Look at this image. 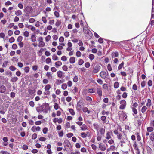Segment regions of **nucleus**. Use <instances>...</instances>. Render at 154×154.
<instances>
[{
    "instance_id": "nucleus-42",
    "label": "nucleus",
    "mask_w": 154,
    "mask_h": 154,
    "mask_svg": "<svg viewBox=\"0 0 154 154\" xmlns=\"http://www.w3.org/2000/svg\"><path fill=\"white\" fill-rule=\"evenodd\" d=\"M84 63V61L82 59H80L79 60L78 64L79 65H81L83 64Z\"/></svg>"
},
{
    "instance_id": "nucleus-36",
    "label": "nucleus",
    "mask_w": 154,
    "mask_h": 154,
    "mask_svg": "<svg viewBox=\"0 0 154 154\" xmlns=\"http://www.w3.org/2000/svg\"><path fill=\"white\" fill-rule=\"evenodd\" d=\"M61 21L59 20H57L55 23L56 26H59L61 24Z\"/></svg>"
},
{
    "instance_id": "nucleus-27",
    "label": "nucleus",
    "mask_w": 154,
    "mask_h": 154,
    "mask_svg": "<svg viewBox=\"0 0 154 154\" xmlns=\"http://www.w3.org/2000/svg\"><path fill=\"white\" fill-rule=\"evenodd\" d=\"M67 85L66 83H63L61 85V88L65 90L67 88Z\"/></svg>"
},
{
    "instance_id": "nucleus-16",
    "label": "nucleus",
    "mask_w": 154,
    "mask_h": 154,
    "mask_svg": "<svg viewBox=\"0 0 154 154\" xmlns=\"http://www.w3.org/2000/svg\"><path fill=\"white\" fill-rule=\"evenodd\" d=\"M119 56V53L117 52H113L111 54L112 58L117 57Z\"/></svg>"
},
{
    "instance_id": "nucleus-44",
    "label": "nucleus",
    "mask_w": 154,
    "mask_h": 154,
    "mask_svg": "<svg viewBox=\"0 0 154 154\" xmlns=\"http://www.w3.org/2000/svg\"><path fill=\"white\" fill-rule=\"evenodd\" d=\"M67 85H68L69 87H71L72 85V82L71 81H69L67 82Z\"/></svg>"
},
{
    "instance_id": "nucleus-60",
    "label": "nucleus",
    "mask_w": 154,
    "mask_h": 154,
    "mask_svg": "<svg viewBox=\"0 0 154 154\" xmlns=\"http://www.w3.org/2000/svg\"><path fill=\"white\" fill-rule=\"evenodd\" d=\"M81 136L83 138H85L86 137L87 135L85 133L82 132L81 133Z\"/></svg>"
},
{
    "instance_id": "nucleus-32",
    "label": "nucleus",
    "mask_w": 154,
    "mask_h": 154,
    "mask_svg": "<svg viewBox=\"0 0 154 154\" xmlns=\"http://www.w3.org/2000/svg\"><path fill=\"white\" fill-rule=\"evenodd\" d=\"M45 43L43 41L39 42L38 43V46L39 47H43L45 46Z\"/></svg>"
},
{
    "instance_id": "nucleus-55",
    "label": "nucleus",
    "mask_w": 154,
    "mask_h": 154,
    "mask_svg": "<svg viewBox=\"0 0 154 154\" xmlns=\"http://www.w3.org/2000/svg\"><path fill=\"white\" fill-rule=\"evenodd\" d=\"M22 39L23 37L22 36H19L18 37L17 41L18 42H20L22 40Z\"/></svg>"
},
{
    "instance_id": "nucleus-9",
    "label": "nucleus",
    "mask_w": 154,
    "mask_h": 154,
    "mask_svg": "<svg viewBox=\"0 0 154 154\" xmlns=\"http://www.w3.org/2000/svg\"><path fill=\"white\" fill-rule=\"evenodd\" d=\"M119 117L120 118H122L123 119L125 120L126 119L127 116V115L125 113L123 112L120 114V112L119 114Z\"/></svg>"
},
{
    "instance_id": "nucleus-56",
    "label": "nucleus",
    "mask_w": 154,
    "mask_h": 154,
    "mask_svg": "<svg viewBox=\"0 0 154 154\" xmlns=\"http://www.w3.org/2000/svg\"><path fill=\"white\" fill-rule=\"evenodd\" d=\"M8 63V61H6L4 62L2 66L3 67H5L7 65V63Z\"/></svg>"
},
{
    "instance_id": "nucleus-21",
    "label": "nucleus",
    "mask_w": 154,
    "mask_h": 154,
    "mask_svg": "<svg viewBox=\"0 0 154 154\" xmlns=\"http://www.w3.org/2000/svg\"><path fill=\"white\" fill-rule=\"evenodd\" d=\"M154 127H153L152 126H151V127H148L146 129L147 131V132H152L154 130Z\"/></svg>"
},
{
    "instance_id": "nucleus-8",
    "label": "nucleus",
    "mask_w": 154,
    "mask_h": 154,
    "mask_svg": "<svg viewBox=\"0 0 154 154\" xmlns=\"http://www.w3.org/2000/svg\"><path fill=\"white\" fill-rule=\"evenodd\" d=\"M41 128L39 126L36 127L35 126H33L31 128V130L33 132H35L36 131H40Z\"/></svg>"
},
{
    "instance_id": "nucleus-15",
    "label": "nucleus",
    "mask_w": 154,
    "mask_h": 154,
    "mask_svg": "<svg viewBox=\"0 0 154 154\" xmlns=\"http://www.w3.org/2000/svg\"><path fill=\"white\" fill-rule=\"evenodd\" d=\"M94 128V129H96L97 131H98V130L101 128L100 127V125L97 123H94L93 124Z\"/></svg>"
},
{
    "instance_id": "nucleus-35",
    "label": "nucleus",
    "mask_w": 154,
    "mask_h": 154,
    "mask_svg": "<svg viewBox=\"0 0 154 154\" xmlns=\"http://www.w3.org/2000/svg\"><path fill=\"white\" fill-rule=\"evenodd\" d=\"M52 59L54 60H58V58L57 56L55 54H54L52 57Z\"/></svg>"
},
{
    "instance_id": "nucleus-47",
    "label": "nucleus",
    "mask_w": 154,
    "mask_h": 154,
    "mask_svg": "<svg viewBox=\"0 0 154 154\" xmlns=\"http://www.w3.org/2000/svg\"><path fill=\"white\" fill-rule=\"evenodd\" d=\"M23 35L25 37H28L29 36V34L27 31H25L23 33Z\"/></svg>"
},
{
    "instance_id": "nucleus-41",
    "label": "nucleus",
    "mask_w": 154,
    "mask_h": 154,
    "mask_svg": "<svg viewBox=\"0 0 154 154\" xmlns=\"http://www.w3.org/2000/svg\"><path fill=\"white\" fill-rule=\"evenodd\" d=\"M94 55L92 54L89 55V58L91 60H92L94 58Z\"/></svg>"
},
{
    "instance_id": "nucleus-19",
    "label": "nucleus",
    "mask_w": 154,
    "mask_h": 154,
    "mask_svg": "<svg viewBox=\"0 0 154 154\" xmlns=\"http://www.w3.org/2000/svg\"><path fill=\"white\" fill-rule=\"evenodd\" d=\"M149 137L152 142L154 141V132H152L149 135Z\"/></svg>"
},
{
    "instance_id": "nucleus-23",
    "label": "nucleus",
    "mask_w": 154,
    "mask_h": 154,
    "mask_svg": "<svg viewBox=\"0 0 154 154\" xmlns=\"http://www.w3.org/2000/svg\"><path fill=\"white\" fill-rule=\"evenodd\" d=\"M31 40L32 42H35L36 41V38L35 35H32L31 37Z\"/></svg>"
},
{
    "instance_id": "nucleus-7",
    "label": "nucleus",
    "mask_w": 154,
    "mask_h": 154,
    "mask_svg": "<svg viewBox=\"0 0 154 154\" xmlns=\"http://www.w3.org/2000/svg\"><path fill=\"white\" fill-rule=\"evenodd\" d=\"M100 76L103 79H105L107 77V75L105 71H103L100 73Z\"/></svg>"
},
{
    "instance_id": "nucleus-64",
    "label": "nucleus",
    "mask_w": 154,
    "mask_h": 154,
    "mask_svg": "<svg viewBox=\"0 0 154 154\" xmlns=\"http://www.w3.org/2000/svg\"><path fill=\"white\" fill-rule=\"evenodd\" d=\"M48 129L47 128L45 127L43 129V132L44 134H46L47 133Z\"/></svg>"
},
{
    "instance_id": "nucleus-22",
    "label": "nucleus",
    "mask_w": 154,
    "mask_h": 154,
    "mask_svg": "<svg viewBox=\"0 0 154 154\" xmlns=\"http://www.w3.org/2000/svg\"><path fill=\"white\" fill-rule=\"evenodd\" d=\"M82 111L83 112L85 113L87 112L88 114L90 113V111L88 110V108L86 107H84L82 109Z\"/></svg>"
},
{
    "instance_id": "nucleus-25",
    "label": "nucleus",
    "mask_w": 154,
    "mask_h": 154,
    "mask_svg": "<svg viewBox=\"0 0 154 154\" xmlns=\"http://www.w3.org/2000/svg\"><path fill=\"white\" fill-rule=\"evenodd\" d=\"M57 75L58 77L61 78L63 75L62 72L60 71H58L57 72Z\"/></svg>"
},
{
    "instance_id": "nucleus-2",
    "label": "nucleus",
    "mask_w": 154,
    "mask_h": 154,
    "mask_svg": "<svg viewBox=\"0 0 154 154\" xmlns=\"http://www.w3.org/2000/svg\"><path fill=\"white\" fill-rule=\"evenodd\" d=\"M42 111L45 113H47L50 109L49 104L45 103L42 106Z\"/></svg>"
},
{
    "instance_id": "nucleus-26",
    "label": "nucleus",
    "mask_w": 154,
    "mask_h": 154,
    "mask_svg": "<svg viewBox=\"0 0 154 154\" xmlns=\"http://www.w3.org/2000/svg\"><path fill=\"white\" fill-rule=\"evenodd\" d=\"M15 14L16 15L18 16L21 15L22 14V12L20 10H17L15 11Z\"/></svg>"
},
{
    "instance_id": "nucleus-63",
    "label": "nucleus",
    "mask_w": 154,
    "mask_h": 154,
    "mask_svg": "<svg viewBox=\"0 0 154 154\" xmlns=\"http://www.w3.org/2000/svg\"><path fill=\"white\" fill-rule=\"evenodd\" d=\"M54 15L57 18L60 15L59 13L56 11H55L54 12Z\"/></svg>"
},
{
    "instance_id": "nucleus-10",
    "label": "nucleus",
    "mask_w": 154,
    "mask_h": 154,
    "mask_svg": "<svg viewBox=\"0 0 154 154\" xmlns=\"http://www.w3.org/2000/svg\"><path fill=\"white\" fill-rule=\"evenodd\" d=\"M99 148L102 151H104L106 149V148L105 145L102 144L100 143L99 144Z\"/></svg>"
},
{
    "instance_id": "nucleus-59",
    "label": "nucleus",
    "mask_w": 154,
    "mask_h": 154,
    "mask_svg": "<svg viewBox=\"0 0 154 154\" xmlns=\"http://www.w3.org/2000/svg\"><path fill=\"white\" fill-rule=\"evenodd\" d=\"M51 60L50 58H48L46 59V63L48 64L51 63Z\"/></svg>"
},
{
    "instance_id": "nucleus-48",
    "label": "nucleus",
    "mask_w": 154,
    "mask_h": 154,
    "mask_svg": "<svg viewBox=\"0 0 154 154\" xmlns=\"http://www.w3.org/2000/svg\"><path fill=\"white\" fill-rule=\"evenodd\" d=\"M97 81L98 83L100 85L102 84L103 83V82L102 80L100 79H97Z\"/></svg>"
},
{
    "instance_id": "nucleus-43",
    "label": "nucleus",
    "mask_w": 154,
    "mask_h": 154,
    "mask_svg": "<svg viewBox=\"0 0 154 154\" xmlns=\"http://www.w3.org/2000/svg\"><path fill=\"white\" fill-rule=\"evenodd\" d=\"M61 60L63 61H66L67 60V58L65 56H63L61 58Z\"/></svg>"
},
{
    "instance_id": "nucleus-30",
    "label": "nucleus",
    "mask_w": 154,
    "mask_h": 154,
    "mask_svg": "<svg viewBox=\"0 0 154 154\" xmlns=\"http://www.w3.org/2000/svg\"><path fill=\"white\" fill-rule=\"evenodd\" d=\"M46 75L50 79H51L52 77L50 72H47L46 74Z\"/></svg>"
},
{
    "instance_id": "nucleus-49",
    "label": "nucleus",
    "mask_w": 154,
    "mask_h": 154,
    "mask_svg": "<svg viewBox=\"0 0 154 154\" xmlns=\"http://www.w3.org/2000/svg\"><path fill=\"white\" fill-rule=\"evenodd\" d=\"M81 105L80 104L78 103L77 104V106H76L77 109L78 110H80L81 109Z\"/></svg>"
},
{
    "instance_id": "nucleus-31",
    "label": "nucleus",
    "mask_w": 154,
    "mask_h": 154,
    "mask_svg": "<svg viewBox=\"0 0 154 154\" xmlns=\"http://www.w3.org/2000/svg\"><path fill=\"white\" fill-rule=\"evenodd\" d=\"M63 82L61 80L59 79H57L55 81V84L57 85H59Z\"/></svg>"
},
{
    "instance_id": "nucleus-62",
    "label": "nucleus",
    "mask_w": 154,
    "mask_h": 154,
    "mask_svg": "<svg viewBox=\"0 0 154 154\" xmlns=\"http://www.w3.org/2000/svg\"><path fill=\"white\" fill-rule=\"evenodd\" d=\"M51 39V36L50 35L47 36L45 38V41L48 42Z\"/></svg>"
},
{
    "instance_id": "nucleus-61",
    "label": "nucleus",
    "mask_w": 154,
    "mask_h": 154,
    "mask_svg": "<svg viewBox=\"0 0 154 154\" xmlns=\"http://www.w3.org/2000/svg\"><path fill=\"white\" fill-rule=\"evenodd\" d=\"M15 41V39L13 37H11L9 39V42L10 43L14 42Z\"/></svg>"
},
{
    "instance_id": "nucleus-52",
    "label": "nucleus",
    "mask_w": 154,
    "mask_h": 154,
    "mask_svg": "<svg viewBox=\"0 0 154 154\" xmlns=\"http://www.w3.org/2000/svg\"><path fill=\"white\" fill-rule=\"evenodd\" d=\"M120 104L122 105H125L126 106V103L125 100H122L120 102Z\"/></svg>"
},
{
    "instance_id": "nucleus-4",
    "label": "nucleus",
    "mask_w": 154,
    "mask_h": 154,
    "mask_svg": "<svg viewBox=\"0 0 154 154\" xmlns=\"http://www.w3.org/2000/svg\"><path fill=\"white\" fill-rule=\"evenodd\" d=\"M101 69V66L100 64L97 65L93 70V72L94 74L97 73Z\"/></svg>"
},
{
    "instance_id": "nucleus-46",
    "label": "nucleus",
    "mask_w": 154,
    "mask_h": 154,
    "mask_svg": "<svg viewBox=\"0 0 154 154\" xmlns=\"http://www.w3.org/2000/svg\"><path fill=\"white\" fill-rule=\"evenodd\" d=\"M64 36L66 38H67L69 35V33L68 31H66L64 33Z\"/></svg>"
},
{
    "instance_id": "nucleus-50",
    "label": "nucleus",
    "mask_w": 154,
    "mask_h": 154,
    "mask_svg": "<svg viewBox=\"0 0 154 154\" xmlns=\"http://www.w3.org/2000/svg\"><path fill=\"white\" fill-rule=\"evenodd\" d=\"M73 81L75 82H76L78 81V78L77 76L75 75L74 76L73 78Z\"/></svg>"
},
{
    "instance_id": "nucleus-58",
    "label": "nucleus",
    "mask_w": 154,
    "mask_h": 154,
    "mask_svg": "<svg viewBox=\"0 0 154 154\" xmlns=\"http://www.w3.org/2000/svg\"><path fill=\"white\" fill-rule=\"evenodd\" d=\"M150 125V126L154 128V119L151 120Z\"/></svg>"
},
{
    "instance_id": "nucleus-12",
    "label": "nucleus",
    "mask_w": 154,
    "mask_h": 154,
    "mask_svg": "<svg viewBox=\"0 0 154 154\" xmlns=\"http://www.w3.org/2000/svg\"><path fill=\"white\" fill-rule=\"evenodd\" d=\"M6 90V88L5 86L2 85L0 86V93H4Z\"/></svg>"
},
{
    "instance_id": "nucleus-17",
    "label": "nucleus",
    "mask_w": 154,
    "mask_h": 154,
    "mask_svg": "<svg viewBox=\"0 0 154 154\" xmlns=\"http://www.w3.org/2000/svg\"><path fill=\"white\" fill-rule=\"evenodd\" d=\"M62 64V62L60 61H58L55 62V66L57 68H58Z\"/></svg>"
},
{
    "instance_id": "nucleus-33",
    "label": "nucleus",
    "mask_w": 154,
    "mask_h": 154,
    "mask_svg": "<svg viewBox=\"0 0 154 154\" xmlns=\"http://www.w3.org/2000/svg\"><path fill=\"white\" fill-rule=\"evenodd\" d=\"M81 128V130L84 131L87 130L88 128L87 126L85 124L83 125Z\"/></svg>"
},
{
    "instance_id": "nucleus-6",
    "label": "nucleus",
    "mask_w": 154,
    "mask_h": 154,
    "mask_svg": "<svg viewBox=\"0 0 154 154\" xmlns=\"http://www.w3.org/2000/svg\"><path fill=\"white\" fill-rule=\"evenodd\" d=\"M63 145L64 147H69L71 146L70 142L68 140H64L63 142Z\"/></svg>"
},
{
    "instance_id": "nucleus-1",
    "label": "nucleus",
    "mask_w": 154,
    "mask_h": 154,
    "mask_svg": "<svg viewBox=\"0 0 154 154\" xmlns=\"http://www.w3.org/2000/svg\"><path fill=\"white\" fill-rule=\"evenodd\" d=\"M83 32L87 38L90 39L92 35L91 32L85 26L83 27Z\"/></svg>"
},
{
    "instance_id": "nucleus-28",
    "label": "nucleus",
    "mask_w": 154,
    "mask_h": 154,
    "mask_svg": "<svg viewBox=\"0 0 154 154\" xmlns=\"http://www.w3.org/2000/svg\"><path fill=\"white\" fill-rule=\"evenodd\" d=\"M86 100L87 101H88L89 102V104H91L92 103V98L89 96H87L86 97Z\"/></svg>"
},
{
    "instance_id": "nucleus-45",
    "label": "nucleus",
    "mask_w": 154,
    "mask_h": 154,
    "mask_svg": "<svg viewBox=\"0 0 154 154\" xmlns=\"http://www.w3.org/2000/svg\"><path fill=\"white\" fill-rule=\"evenodd\" d=\"M114 88H117L119 87V83L118 82H115L114 85Z\"/></svg>"
},
{
    "instance_id": "nucleus-40",
    "label": "nucleus",
    "mask_w": 154,
    "mask_h": 154,
    "mask_svg": "<svg viewBox=\"0 0 154 154\" xmlns=\"http://www.w3.org/2000/svg\"><path fill=\"white\" fill-rule=\"evenodd\" d=\"M59 105L57 103H56L54 104V108L55 110H57L59 108Z\"/></svg>"
},
{
    "instance_id": "nucleus-24",
    "label": "nucleus",
    "mask_w": 154,
    "mask_h": 154,
    "mask_svg": "<svg viewBox=\"0 0 154 154\" xmlns=\"http://www.w3.org/2000/svg\"><path fill=\"white\" fill-rule=\"evenodd\" d=\"M97 91L98 95L100 96H102V91L101 89L97 88Z\"/></svg>"
},
{
    "instance_id": "nucleus-57",
    "label": "nucleus",
    "mask_w": 154,
    "mask_h": 154,
    "mask_svg": "<svg viewBox=\"0 0 154 154\" xmlns=\"http://www.w3.org/2000/svg\"><path fill=\"white\" fill-rule=\"evenodd\" d=\"M30 27V29L32 31H34L35 30V27L32 26L31 25H29L27 26V27L28 28H29V27Z\"/></svg>"
},
{
    "instance_id": "nucleus-51",
    "label": "nucleus",
    "mask_w": 154,
    "mask_h": 154,
    "mask_svg": "<svg viewBox=\"0 0 154 154\" xmlns=\"http://www.w3.org/2000/svg\"><path fill=\"white\" fill-rule=\"evenodd\" d=\"M42 20L44 23H46L47 22V20L46 17H43L42 18Z\"/></svg>"
},
{
    "instance_id": "nucleus-38",
    "label": "nucleus",
    "mask_w": 154,
    "mask_h": 154,
    "mask_svg": "<svg viewBox=\"0 0 154 154\" xmlns=\"http://www.w3.org/2000/svg\"><path fill=\"white\" fill-rule=\"evenodd\" d=\"M147 107L146 106H143L142 108L141 109V112L142 113H144L147 109Z\"/></svg>"
},
{
    "instance_id": "nucleus-20",
    "label": "nucleus",
    "mask_w": 154,
    "mask_h": 154,
    "mask_svg": "<svg viewBox=\"0 0 154 154\" xmlns=\"http://www.w3.org/2000/svg\"><path fill=\"white\" fill-rule=\"evenodd\" d=\"M146 106L147 107H150L152 105L151 100L150 99H148L147 100Z\"/></svg>"
},
{
    "instance_id": "nucleus-11",
    "label": "nucleus",
    "mask_w": 154,
    "mask_h": 154,
    "mask_svg": "<svg viewBox=\"0 0 154 154\" xmlns=\"http://www.w3.org/2000/svg\"><path fill=\"white\" fill-rule=\"evenodd\" d=\"M112 134V131L107 132L106 134V138L107 139L109 140L111 138V135Z\"/></svg>"
},
{
    "instance_id": "nucleus-3",
    "label": "nucleus",
    "mask_w": 154,
    "mask_h": 154,
    "mask_svg": "<svg viewBox=\"0 0 154 154\" xmlns=\"http://www.w3.org/2000/svg\"><path fill=\"white\" fill-rule=\"evenodd\" d=\"M33 11L32 8L30 6H27L24 10V12L26 14L30 13Z\"/></svg>"
},
{
    "instance_id": "nucleus-14",
    "label": "nucleus",
    "mask_w": 154,
    "mask_h": 154,
    "mask_svg": "<svg viewBox=\"0 0 154 154\" xmlns=\"http://www.w3.org/2000/svg\"><path fill=\"white\" fill-rule=\"evenodd\" d=\"M102 136V135L100 134L99 131H98L97 135V141H100L101 140Z\"/></svg>"
},
{
    "instance_id": "nucleus-39",
    "label": "nucleus",
    "mask_w": 154,
    "mask_h": 154,
    "mask_svg": "<svg viewBox=\"0 0 154 154\" xmlns=\"http://www.w3.org/2000/svg\"><path fill=\"white\" fill-rule=\"evenodd\" d=\"M88 92L90 93H92L95 91V90L92 88L89 89L88 91Z\"/></svg>"
},
{
    "instance_id": "nucleus-34",
    "label": "nucleus",
    "mask_w": 154,
    "mask_h": 154,
    "mask_svg": "<svg viewBox=\"0 0 154 154\" xmlns=\"http://www.w3.org/2000/svg\"><path fill=\"white\" fill-rule=\"evenodd\" d=\"M18 78L16 77H12L11 78V81L13 82H16L17 81Z\"/></svg>"
},
{
    "instance_id": "nucleus-29",
    "label": "nucleus",
    "mask_w": 154,
    "mask_h": 154,
    "mask_svg": "<svg viewBox=\"0 0 154 154\" xmlns=\"http://www.w3.org/2000/svg\"><path fill=\"white\" fill-rule=\"evenodd\" d=\"M51 88V86L50 85L47 84V85L45 88V91H48Z\"/></svg>"
},
{
    "instance_id": "nucleus-18",
    "label": "nucleus",
    "mask_w": 154,
    "mask_h": 154,
    "mask_svg": "<svg viewBox=\"0 0 154 154\" xmlns=\"http://www.w3.org/2000/svg\"><path fill=\"white\" fill-rule=\"evenodd\" d=\"M69 61L70 63H74L75 61V57H71L69 59Z\"/></svg>"
},
{
    "instance_id": "nucleus-5",
    "label": "nucleus",
    "mask_w": 154,
    "mask_h": 154,
    "mask_svg": "<svg viewBox=\"0 0 154 154\" xmlns=\"http://www.w3.org/2000/svg\"><path fill=\"white\" fill-rule=\"evenodd\" d=\"M118 139L120 140H128L127 136L125 134L123 135L121 134L119 135Z\"/></svg>"
},
{
    "instance_id": "nucleus-53",
    "label": "nucleus",
    "mask_w": 154,
    "mask_h": 154,
    "mask_svg": "<svg viewBox=\"0 0 154 154\" xmlns=\"http://www.w3.org/2000/svg\"><path fill=\"white\" fill-rule=\"evenodd\" d=\"M29 67H26L24 69V71L26 73H28L29 71Z\"/></svg>"
},
{
    "instance_id": "nucleus-54",
    "label": "nucleus",
    "mask_w": 154,
    "mask_h": 154,
    "mask_svg": "<svg viewBox=\"0 0 154 154\" xmlns=\"http://www.w3.org/2000/svg\"><path fill=\"white\" fill-rule=\"evenodd\" d=\"M69 112L70 114L72 115H74L75 114V112L74 110L72 109H69Z\"/></svg>"
},
{
    "instance_id": "nucleus-37",
    "label": "nucleus",
    "mask_w": 154,
    "mask_h": 154,
    "mask_svg": "<svg viewBox=\"0 0 154 154\" xmlns=\"http://www.w3.org/2000/svg\"><path fill=\"white\" fill-rule=\"evenodd\" d=\"M124 63L123 62H122V63L119 65L118 67V69L119 70L121 69L123 66Z\"/></svg>"
},
{
    "instance_id": "nucleus-13",
    "label": "nucleus",
    "mask_w": 154,
    "mask_h": 154,
    "mask_svg": "<svg viewBox=\"0 0 154 154\" xmlns=\"http://www.w3.org/2000/svg\"><path fill=\"white\" fill-rule=\"evenodd\" d=\"M99 132L100 133V134L103 136L105 133V129L103 127H101L99 129Z\"/></svg>"
}]
</instances>
